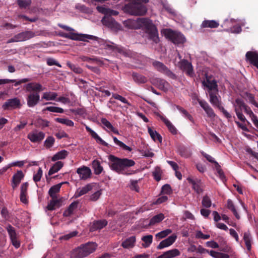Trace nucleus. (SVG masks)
<instances>
[{
	"label": "nucleus",
	"mask_w": 258,
	"mask_h": 258,
	"mask_svg": "<svg viewBox=\"0 0 258 258\" xmlns=\"http://www.w3.org/2000/svg\"><path fill=\"white\" fill-rule=\"evenodd\" d=\"M109 160L110 162L109 166L111 169L118 174L130 175L136 172L135 170L128 169L129 167L134 166L136 164L132 159L120 158L111 155L109 156Z\"/></svg>",
	"instance_id": "1"
},
{
	"label": "nucleus",
	"mask_w": 258,
	"mask_h": 258,
	"mask_svg": "<svg viewBox=\"0 0 258 258\" xmlns=\"http://www.w3.org/2000/svg\"><path fill=\"white\" fill-rule=\"evenodd\" d=\"M24 88L26 92L29 93L26 98L27 106L30 108L35 107L40 100L39 93L43 91L44 88L37 82L29 83L24 85Z\"/></svg>",
	"instance_id": "2"
},
{
	"label": "nucleus",
	"mask_w": 258,
	"mask_h": 258,
	"mask_svg": "<svg viewBox=\"0 0 258 258\" xmlns=\"http://www.w3.org/2000/svg\"><path fill=\"white\" fill-rule=\"evenodd\" d=\"M138 23L148 34L149 39L155 43L159 42L157 28L150 19L147 18H139Z\"/></svg>",
	"instance_id": "3"
},
{
	"label": "nucleus",
	"mask_w": 258,
	"mask_h": 258,
	"mask_svg": "<svg viewBox=\"0 0 258 258\" xmlns=\"http://www.w3.org/2000/svg\"><path fill=\"white\" fill-rule=\"evenodd\" d=\"M130 3L124 6V10L132 15L142 16L147 11L146 7L143 4H147L149 0H125Z\"/></svg>",
	"instance_id": "4"
},
{
	"label": "nucleus",
	"mask_w": 258,
	"mask_h": 258,
	"mask_svg": "<svg viewBox=\"0 0 258 258\" xmlns=\"http://www.w3.org/2000/svg\"><path fill=\"white\" fill-rule=\"evenodd\" d=\"M234 111L237 116V118L242 122H246L249 124V122L246 119L245 117L242 113V111L246 114L248 115L251 119L256 116L252 111L250 108L246 105L243 100L240 98L235 99V104H234Z\"/></svg>",
	"instance_id": "5"
},
{
	"label": "nucleus",
	"mask_w": 258,
	"mask_h": 258,
	"mask_svg": "<svg viewBox=\"0 0 258 258\" xmlns=\"http://www.w3.org/2000/svg\"><path fill=\"white\" fill-rule=\"evenodd\" d=\"M218 92H209L210 102L215 107H216L228 120H230L232 115L222 105L220 96H218Z\"/></svg>",
	"instance_id": "6"
},
{
	"label": "nucleus",
	"mask_w": 258,
	"mask_h": 258,
	"mask_svg": "<svg viewBox=\"0 0 258 258\" xmlns=\"http://www.w3.org/2000/svg\"><path fill=\"white\" fill-rule=\"evenodd\" d=\"M97 247L94 242H88L81 245L75 251L76 258H83L93 252Z\"/></svg>",
	"instance_id": "7"
},
{
	"label": "nucleus",
	"mask_w": 258,
	"mask_h": 258,
	"mask_svg": "<svg viewBox=\"0 0 258 258\" xmlns=\"http://www.w3.org/2000/svg\"><path fill=\"white\" fill-rule=\"evenodd\" d=\"M165 35L175 44H182L185 42L184 36L180 33L175 32L171 29H167Z\"/></svg>",
	"instance_id": "8"
},
{
	"label": "nucleus",
	"mask_w": 258,
	"mask_h": 258,
	"mask_svg": "<svg viewBox=\"0 0 258 258\" xmlns=\"http://www.w3.org/2000/svg\"><path fill=\"white\" fill-rule=\"evenodd\" d=\"M150 82L152 85L164 92H167L170 87L169 83L163 79L153 77L150 79Z\"/></svg>",
	"instance_id": "9"
},
{
	"label": "nucleus",
	"mask_w": 258,
	"mask_h": 258,
	"mask_svg": "<svg viewBox=\"0 0 258 258\" xmlns=\"http://www.w3.org/2000/svg\"><path fill=\"white\" fill-rule=\"evenodd\" d=\"M22 105L20 100L17 97H15L6 101L2 107L4 110H12L20 108Z\"/></svg>",
	"instance_id": "10"
},
{
	"label": "nucleus",
	"mask_w": 258,
	"mask_h": 258,
	"mask_svg": "<svg viewBox=\"0 0 258 258\" xmlns=\"http://www.w3.org/2000/svg\"><path fill=\"white\" fill-rule=\"evenodd\" d=\"M180 69L184 72L186 75L190 77L195 75L193 67L191 62L187 60L183 59L179 62Z\"/></svg>",
	"instance_id": "11"
},
{
	"label": "nucleus",
	"mask_w": 258,
	"mask_h": 258,
	"mask_svg": "<svg viewBox=\"0 0 258 258\" xmlns=\"http://www.w3.org/2000/svg\"><path fill=\"white\" fill-rule=\"evenodd\" d=\"M8 234L10 236V240L13 246L16 248H18L20 246V242L18 240L16 230L11 225L9 224L6 228Z\"/></svg>",
	"instance_id": "12"
},
{
	"label": "nucleus",
	"mask_w": 258,
	"mask_h": 258,
	"mask_svg": "<svg viewBox=\"0 0 258 258\" xmlns=\"http://www.w3.org/2000/svg\"><path fill=\"white\" fill-rule=\"evenodd\" d=\"M188 182L192 185L193 189L198 194H200L203 192L204 187V184L200 179H193L191 177L187 178Z\"/></svg>",
	"instance_id": "13"
},
{
	"label": "nucleus",
	"mask_w": 258,
	"mask_h": 258,
	"mask_svg": "<svg viewBox=\"0 0 258 258\" xmlns=\"http://www.w3.org/2000/svg\"><path fill=\"white\" fill-rule=\"evenodd\" d=\"M97 37L88 34H78L75 33H70L69 39L74 40H79L85 41L86 39H89L91 40H96L97 39Z\"/></svg>",
	"instance_id": "14"
},
{
	"label": "nucleus",
	"mask_w": 258,
	"mask_h": 258,
	"mask_svg": "<svg viewBox=\"0 0 258 258\" xmlns=\"http://www.w3.org/2000/svg\"><path fill=\"white\" fill-rule=\"evenodd\" d=\"M27 137L33 143H39L44 138L45 134L42 132L35 131L29 133Z\"/></svg>",
	"instance_id": "15"
},
{
	"label": "nucleus",
	"mask_w": 258,
	"mask_h": 258,
	"mask_svg": "<svg viewBox=\"0 0 258 258\" xmlns=\"http://www.w3.org/2000/svg\"><path fill=\"white\" fill-rule=\"evenodd\" d=\"M245 59L258 69V53L256 51H247L245 54Z\"/></svg>",
	"instance_id": "16"
},
{
	"label": "nucleus",
	"mask_w": 258,
	"mask_h": 258,
	"mask_svg": "<svg viewBox=\"0 0 258 258\" xmlns=\"http://www.w3.org/2000/svg\"><path fill=\"white\" fill-rule=\"evenodd\" d=\"M198 101L209 117L213 118L216 116L213 109L206 101L198 99Z\"/></svg>",
	"instance_id": "17"
},
{
	"label": "nucleus",
	"mask_w": 258,
	"mask_h": 258,
	"mask_svg": "<svg viewBox=\"0 0 258 258\" xmlns=\"http://www.w3.org/2000/svg\"><path fill=\"white\" fill-rule=\"evenodd\" d=\"M176 238L177 236L175 234H172L169 236L165 239L161 241L157 246V248L158 249H162L171 245L175 241Z\"/></svg>",
	"instance_id": "18"
},
{
	"label": "nucleus",
	"mask_w": 258,
	"mask_h": 258,
	"mask_svg": "<svg viewBox=\"0 0 258 258\" xmlns=\"http://www.w3.org/2000/svg\"><path fill=\"white\" fill-rule=\"evenodd\" d=\"M77 173L79 174L80 177L81 179L85 180L90 176L91 174V171L89 167L83 166L78 168Z\"/></svg>",
	"instance_id": "19"
},
{
	"label": "nucleus",
	"mask_w": 258,
	"mask_h": 258,
	"mask_svg": "<svg viewBox=\"0 0 258 258\" xmlns=\"http://www.w3.org/2000/svg\"><path fill=\"white\" fill-rule=\"evenodd\" d=\"M203 84L208 88V92H218V85L215 80H210L206 78V82H203Z\"/></svg>",
	"instance_id": "20"
},
{
	"label": "nucleus",
	"mask_w": 258,
	"mask_h": 258,
	"mask_svg": "<svg viewBox=\"0 0 258 258\" xmlns=\"http://www.w3.org/2000/svg\"><path fill=\"white\" fill-rule=\"evenodd\" d=\"M24 177V174L21 170L17 171V172L13 175L12 178V186L13 188L17 187Z\"/></svg>",
	"instance_id": "21"
},
{
	"label": "nucleus",
	"mask_w": 258,
	"mask_h": 258,
	"mask_svg": "<svg viewBox=\"0 0 258 258\" xmlns=\"http://www.w3.org/2000/svg\"><path fill=\"white\" fill-rule=\"evenodd\" d=\"M108 222L105 220H100L94 221L91 226V231H94L98 229H101L107 225Z\"/></svg>",
	"instance_id": "22"
},
{
	"label": "nucleus",
	"mask_w": 258,
	"mask_h": 258,
	"mask_svg": "<svg viewBox=\"0 0 258 258\" xmlns=\"http://www.w3.org/2000/svg\"><path fill=\"white\" fill-rule=\"evenodd\" d=\"M180 252L179 250L176 248H174L168 251H166L160 255H159L157 258H172L179 255Z\"/></svg>",
	"instance_id": "23"
},
{
	"label": "nucleus",
	"mask_w": 258,
	"mask_h": 258,
	"mask_svg": "<svg viewBox=\"0 0 258 258\" xmlns=\"http://www.w3.org/2000/svg\"><path fill=\"white\" fill-rule=\"evenodd\" d=\"M136 241V236H132L125 239L124 241H123L121 243V246L124 248H131L135 246Z\"/></svg>",
	"instance_id": "24"
},
{
	"label": "nucleus",
	"mask_w": 258,
	"mask_h": 258,
	"mask_svg": "<svg viewBox=\"0 0 258 258\" xmlns=\"http://www.w3.org/2000/svg\"><path fill=\"white\" fill-rule=\"evenodd\" d=\"M64 182L59 183L51 186L48 191V194L52 199L56 198V194L59 192L62 185Z\"/></svg>",
	"instance_id": "25"
},
{
	"label": "nucleus",
	"mask_w": 258,
	"mask_h": 258,
	"mask_svg": "<svg viewBox=\"0 0 258 258\" xmlns=\"http://www.w3.org/2000/svg\"><path fill=\"white\" fill-rule=\"evenodd\" d=\"M101 123L106 127L108 132H112L114 134L118 135L119 132L117 129L114 127L111 123L105 118H102L101 119Z\"/></svg>",
	"instance_id": "26"
},
{
	"label": "nucleus",
	"mask_w": 258,
	"mask_h": 258,
	"mask_svg": "<svg viewBox=\"0 0 258 258\" xmlns=\"http://www.w3.org/2000/svg\"><path fill=\"white\" fill-rule=\"evenodd\" d=\"M61 200L58 199L57 197L55 199H52L48 204L47 208L50 211L54 210L56 208H59L61 206Z\"/></svg>",
	"instance_id": "27"
},
{
	"label": "nucleus",
	"mask_w": 258,
	"mask_h": 258,
	"mask_svg": "<svg viewBox=\"0 0 258 258\" xmlns=\"http://www.w3.org/2000/svg\"><path fill=\"white\" fill-rule=\"evenodd\" d=\"M79 204V201H74L69 206L67 209H66L63 213V216L64 217H69L74 212V210H76Z\"/></svg>",
	"instance_id": "28"
},
{
	"label": "nucleus",
	"mask_w": 258,
	"mask_h": 258,
	"mask_svg": "<svg viewBox=\"0 0 258 258\" xmlns=\"http://www.w3.org/2000/svg\"><path fill=\"white\" fill-rule=\"evenodd\" d=\"M132 77L134 81L137 84H145L147 82L148 79L145 76L137 73H133Z\"/></svg>",
	"instance_id": "29"
},
{
	"label": "nucleus",
	"mask_w": 258,
	"mask_h": 258,
	"mask_svg": "<svg viewBox=\"0 0 258 258\" xmlns=\"http://www.w3.org/2000/svg\"><path fill=\"white\" fill-rule=\"evenodd\" d=\"M92 189V186L90 184H88L87 185L83 187L81 189H78L75 192L74 197L76 198H79V197L87 194L89 191H90Z\"/></svg>",
	"instance_id": "30"
},
{
	"label": "nucleus",
	"mask_w": 258,
	"mask_h": 258,
	"mask_svg": "<svg viewBox=\"0 0 258 258\" xmlns=\"http://www.w3.org/2000/svg\"><path fill=\"white\" fill-rule=\"evenodd\" d=\"M101 21L104 25L109 28H113L116 24L115 20L110 16H104Z\"/></svg>",
	"instance_id": "31"
},
{
	"label": "nucleus",
	"mask_w": 258,
	"mask_h": 258,
	"mask_svg": "<svg viewBox=\"0 0 258 258\" xmlns=\"http://www.w3.org/2000/svg\"><path fill=\"white\" fill-rule=\"evenodd\" d=\"M243 240L245 243L247 250L250 252L251 249V236L249 232H244Z\"/></svg>",
	"instance_id": "32"
},
{
	"label": "nucleus",
	"mask_w": 258,
	"mask_h": 258,
	"mask_svg": "<svg viewBox=\"0 0 258 258\" xmlns=\"http://www.w3.org/2000/svg\"><path fill=\"white\" fill-rule=\"evenodd\" d=\"M148 132L149 134L150 137L154 141H158L160 143L162 142V138L161 136L157 133V131L153 130L151 127H148Z\"/></svg>",
	"instance_id": "33"
},
{
	"label": "nucleus",
	"mask_w": 258,
	"mask_h": 258,
	"mask_svg": "<svg viewBox=\"0 0 258 258\" xmlns=\"http://www.w3.org/2000/svg\"><path fill=\"white\" fill-rule=\"evenodd\" d=\"M219 26V23L215 20H205L202 22V28H216Z\"/></svg>",
	"instance_id": "34"
},
{
	"label": "nucleus",
	"mask_w": 258,
	"mask_h": 258,
	"mask_svg": "<svg viewBox=\"0 0 258 258\" xmlns=\"http://www.w3.org/2000/svg\"><path fill=\"white\" fill-rule=\"evenodd\" d=\"M63 166V163L61 161L56 162L49 169L48 175H51L58 172Z\"/></svg>",
	"instance_id": "35"
},
{
	"label": "nucleus",
	"mask_w": 258,
	"mask_h": 258,
	"mask_svg": "<svg viewBox=\"0 0 258 258\" xmlns=\"http://www.w3.org/2000/svg\"><path fill=\"white\" fill-rule=\"evenodd\" d=\"M165 217L163 214L160 213L153 216L150 220L148 226H152L162 221Z\"/></svg>",
	"instance_id": "36"
},
{
	"label": "nucleus",
	"mask_w": 258,
	"mask_h": 258,
	"mask_svg": "<svg viewBox=\"0 0 258 258\" xmlns=\"http://www.w3.org/2000/svg\"><path fill=\"white\" fill-rule=\"evenodd\" d=\"M227 208L230 210L235 216L237 219H240V216L238 214L233 201L228 199L227 201Z\"/></svg>",
	"instance_id": "37"
},
{
	"label": "nucleus",
	"mask_w": 258,
	"mask_h": 258,
	"mask_svg": "<svg viewBox=\"0 0 258 258\" xmlns=\"http://www.w3.org/2000/svg\"><path fill=\"white\" fill-rule=\"evenodd\" d=\"M68 152L64 150H61L53 156L51 158L52 161H56L60 159H63L68 156Z\"/></svg>",
	"instance_id": "38"
},
{
	"label": "nucleus",
	"mask_w": 258,
	"mask_h": 258,
	"mask_svg": "<svg viewBox=\"0 0 258 258\" xmlns=\"http://www.w3.org/2000/svg\"><path fill=\"white\" fill-rule=\"evenodd\" d=\"M162 120L164 122V123L166 124L167 127H168L169 131L173 135H176L177 134V130L175 127V126L172 124V123L166 118L162 117Z\"/></svg>",
	"instance_id": "39"
},
{
	"label": "nucleus",
	"mask_w": 258,
	"mask_h": 258,
	"mask_svg": "<svg viewBox=\"0 0 258 258\" xmlns=\"http://www.w3.org/2000/svg\"><path fill=\"white\" fill-rule=\"evenodd\" d=\"M57 94L53 92H46L43 93L41 97V100L44 99L47 101L55 100Z\"/></svg>",
	"instance_id": "40"
},
{
	"label": "nucleus",
	"mask_w": 258,
	"mask_h": 258,
	"mask_svg": "<svg viewBox=\"0 0 258 258\" xmlns=\"http://www.w3.org/2000/svg\"><path fill=\"white\" fill-rule=\"evenodd\" d=\"M142 240L143 241L142 246L147 248L150 246L153 241V236L152 235H147L142 237Z\"/></svg>",
	"instance_id": "41"
},
{
	"label": "nucleus",
	"mask_w": 258,
	"mask_h": 258,
	"mask_svg": "<svg viewBox=\"0 0 258 258\" xmlns=\"http://www.w3.org/2000/svg\"><path fill=\"white\" fill-rule=\"evenodd\" d=\"M152 65L155 69L162 74L167 68V67L163 63L157 60L154 61L152 62Z\"/></svg>",
	"instance_id": "42"
},
{
	"label": "nucleus",
	"mask_w": 258,
	"mask_h": 258,
	"mask_svg": "<svg viewBox=\"0 0 258 258\" xmlns=\"http://www.w3.org/2000/svg\"><path fill=\"white\" fill-rule=\"evenodd\" d=\"M90 135H91L92 137L96 140L97 142L99 143L101 145L105 146L106 147H109L111 146L110 145H109L107 143L105 142L104 140H103L97 134L93 131L91 133Z\"/></svg>",
	"instance_id": "43"
},
{
	"label": "nucleus",
	"mask_w": 258,
	"mask_h": 258,
	"mask_svg": "<svg viewBox=\"0 0 258 258\" xmlns=\"http://www.w3.org/2000/svg\"><path fill=\"white\" fill-rule=\"evenodd\" d=\"M176 108L183 114L184 117L194 123V119L192 116L183 108L179 105H176Z\"/></svg>",
	"instance_id": "44"
},
{
	"label": "nucleus",
	"mask_w": 258,
	"mask_h": 258,
	"mask_svg": "<svg viewBox=\"0 0 258 258\" xmlns=\"http://www.w3.org/2000/svg\"><path fill=\"white\" fill-rule=\"evenodd\" d=\"M92 167L94 170V173L96 175L100 174L103 170V168L98 160H95L93 161Z\"/></svg>",
	"instance_id": "45"
},
{
	"label": "nucleus",
	"mask_w": 258,
	"mask_h": 258,
	"mask_svg": "<svg viewBox=\"0 0 258 258\" xmlns=\"http://www.w3.org/2000/svg\"><path fill=\"white\" fill-rule=\"evenodd\" d=\"M113 140L114 142L120 148H121L123 150L128 151L131 152L132 150V148L130 147L126 146L123 142L118 140L116 137H113Z\"/></svg>",
	"instance_id": "46"
},
{
	"label": "nucleus",
	"mask_w": 258,
	"mask_h": 258,
	"mask_svg": "<svg viewBox=\"0 0 258 258\" xmlns=\"http://www.w3.org/2000/svg\"><path fill=\"white\" fill-rule=\"evenodd\" d=\"M67 65L74 73L80 74L83 73V70L78 66L70 62H67Z\"/></svg>",
	"instance_id": "47"
},
{
	"label": "nucleus",
	"mask_w": 258,
	"mask_h": 258,
	"mask_svg": "<svg viewBox=\"0 0 258 258\" xmlns=\"http://www.w3.org/2000/svg\"><path fill=\"white\" fill-rule=\"evenodd\" d=\"M171 232L172 230L171 229H167L157 233L155 235V237L157 239L159 240L163 238H165Z\"/></svg>",
	"instance_id": "48"
},
{
	"label": "nucleus",
	"mask_w": 258,
	"mask_h": 258,
	"mask_svg": "<svg viewBox=\"0 0 258 258\" xmlns=\"http://www.w3.org/2000/svg\"><path fill=\"white\" fill-rule=\"evenodd\" d=\"M55 121L69 126H73L74 125V122L68 118H56Z\"/></svg>",
	"instance_id": "49"
},
{
	"label": "nucleus",
	"mask_w": 258,
	"mask_h": 258,
	"mask_svg": "<svg viewBox=\"0 0 258 258\" xmlns=\"http://www.w3.org/2000/svg\"><path fill=\"white\" fill-rule=\"evenodd\" d=\"M46 110L52 112H56L59 113H62L64 112L63 109L59 107L55 106H48L43 109V111H45Z\"/></svg>",
	"instance_id": "50"
},
{
	"label": "nucleus",
	"mask_w": 258,
	"mask_h": 258,
	"mask_svg": "<svg viewBox=\"0 0 258 258\" xmlns=\"http://www.w3.org/2000/svg\"><path fill=\"white\" fill-rule=\"evenodd\" d=\"M24 41L23 39V37L21 33H18L17 35H15L13 37L9 39L7 43H10L13 42H18Z\"/></svg>",
	"instance_id": "51"
},
{
	"label": "nucleus",
	"mask_w": 258,
	"mask_h": 258,
	"mask_svg": "<svg viewBox=\"0 0 258 258\" xmlns=\"http://www.w3.org/2000/svg\"><path fill=\"white\" fill-rule=\"evenodd\" d=\"M17 3L21 9H26L31 4V0H17Z\"/></svg>",
	"instance_id": "52"
},
{
	"label": "nucleus",
	"mask_w": 258,
	"mask_h": 258,
	"mask_svg": "<svg viewBox=\"0 0 258 258\" xmlns=\"http://www.w3.org/2000/svg\"><path fill=\"white\" fill-rule=\"evenodd\" d=\"M161 174L162 171L161 169L158 167H156L154 171L152 172V175L154 179L157 181H159L161 180Z\"/></svg>",
	"instance_id": "53"
},
{
	"label": "nucleus",
	"mask_w": 258,
	"mask_h": 258,
	"mask_svg": "<svg viewBox=\"0 0 258 258\" xmlns=\"http://www.w3.org/2000/svg\"><path fill=\"white\" fill-rule=\"evenodd\" d=\"M24 41L28 40L35 36V33L32 31H26L21 32Z\"/></svg>",
	"instance_id": "54"
},
{
	"label": "nucleus",
	"mask_w": 258,
	"mask_h": 258,
	"mask_svg": "<svg viewBox=\"0 0 258 258\" xmlns=\"http://www.w3.org/2000/svg\"><path fill=\"white\" fill-rule=\"evenodd\" d=\"M55 140L54 138L52 136L48 137L44 142V146L47 149H49L52 147L54 144Z\"/></svg>",
	"instance_id": "55"
},
{
	"label": "nucleus",
	"mask_w": 258,
	"mask_h": 258,
	"mask_svg": "<svg viewBox=\"0 0 258 258\" xmlns=\"http://www.w3.org/2000/svg\"><path fill=\"white\" fill-rule=\"evenodd\" d=\"M163 74L171 79L176 80L177 79V76L170 70L167 67L165 70H164Z\"/></svg>",
	"instance_id": "56"
},
{
	"label": "nucleus",
	"mask_w": 258,
	"mask_h": 258,
	"mask_svg": "<svg viewBox=\"0 0 258 258\" xmlns=\"http://www.w3.org/2000/svg\"><path fill=\"white\" fill-rule=\"evenodd\" d=\"M7 242L6 235L4 230L0 231V247H3L6 245Z\"/></svg>",
	"instance_id": "57"
},
{
	"label": "nucleus",
	"mask_w": 258,
	"mask_h": 258,
	"mask_svg": "<svg viewBox=\"0 0 258 258\" xmlns=\"http://www.w3.org/2000/svg\"><path fill=\"white\" fill-rule=\"evenodd\" d=\"M105 47L111 50H116L120 53H124V50L122 48L119 47L114 44L113 45L106 44Z\"/></svg>",
	"instance_id": "58"
},
{
	"label": "nucleus",
	"mask_w": 258,
	"mask_h": 258,
	"mask_svg": "<svg viewBox=\"0 0 258 258\" xmlns=\"http://www.w3.org/2000/svg\"><path fill=\"white\" fill-rule=\"evenodd\" d=\"M203 206L210 208L211 206V201L209 197L205 196L203 197L202 202Z\"/></svg>",
	"instance_id": "59"
},
{
	"label": "nucleus",
	"mask_w": 258,
	"mask_h": 258,
	"mask_svg": "<svg viewBox=\"0 0 258 258\" xmlns=\"http://www.w3.org/2000/svg\"><path fill=\"white\" fill-rule=\"evenodd\" d=\"M42 170L41 168L39 167L37 172L36 174H34L33 175V180L35 182H38L41 180L42 175Z\"/></svg>",
	"instance_id": "60"
},
{
	"label": "nucleus",
	"mask_w": 258,
	"mask_h": 258,
	"mask_svg": "<svg viewBox=\"0 0 258 258\" xmlns=\"http://www.w3.org/2000/svg\"><path fill=\"white\" fill-rule=\"evenodd\" d=\"M112 97H113L114 99L120 100L122 102L126 104L128 106H131V104L128 102V101L123 97L122 96L117 94H113L112 95Z\"/></svg>",
	"instance_id": "61"
},
{
	"label": "nucleus",
	"mask_w": 258,
	"mask_h": 258,
	"mask_svg": "<svg viewBox=\"0 0 258 258\" xmlns=\"http://www.w3.org/2000/svg\"><path fill=\"white\" fill-rule=\"evenodd\" d=\"M172 192L170 185L168 184L164 185L162 187V192L164 194L169 195Z\"/></svg>",
	"instance_id": "62"
},
{
	"label": "nucleus",
	"mask_w": 258,
	"mask_h": 258,
	"mask_svg": "<svg viewBox=\"0 0 258 258\" xmlns=\"http://www.w3.org/2000/svg\"><path fill=\"white\" fill-rule=\"evenodd\" d=\"M29 187V183L25 182L23 183L21 186L20 194H28V189Z\"/></svg>",
	"instance_id": "63"
},
{
	"label": "nucleus",
	"mask_w": 258,
	"mask_h": 258,
	"mask_svg": "<svg viewBox=\"0 0 258 258\" xmlns=\"http://www.w3.org/2000/svg\"><path fill=\"white\" fill-rule=\"evenodd\" d=\"M96 9L99 13L105 15H108L109 13V11H110V9L106 8L102 6H97Z\"/></svg>",
	"instance_id": "64"
}]
</instances>
